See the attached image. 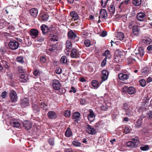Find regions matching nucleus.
<instances>
[{
	"label": "nucleus",
	"mask_w": 152,
	"mask_h": 152,
	"mask_svg": "<svg viewBox=\"0 0 152 152\" xmlns=\"http://www.w3.org/2000/svg\"><path fill=\"white\" fill-rule=\"evenodd\" d=\"M138 137H135L132 139V141H129L126 144L127 146L129 148H132L137 147L140 144Z\"/></svg>",
	"instance_id": "1"
},
{
	"label": "nucleus",
	"mask_w": 152,
	"mask_h": 152,
	"mask_svg": "<svg viewBox=\"0 0 152 152\" xmlns=\"http://www.w3.org/2000/svg\"><path fill=\"white\" fill-rule=\"evenodd\" d=\"M53 26H50L49 27H48L47 26L43 24L40 26L41 30L42 31V33L43 34L46 35V34L48 33V35L50 34V32L52 31V33H53L55 32L54 30L52 29L53 28Z\"/></svg>",
	"instance_id": "2"
},
{
	"label": "nucleus",
	"mask_w": 152,
	"mask_h": 152,
	"mask_svg": "<svg viewBox=\"0 0 152 152\" xmlns=\"http://www.w3.org/2000/svg\"><path fill=\"white\" fill-rule=\"evenodd\" d=\"M19 45V43L16 40L12 39L9 42L8 46L10 49L15 50L18 48Z\"/></svg>",
	"instance_id": "3"
},
{
	"label": "nucleus",
	"mask_w": 152,
	"mask_h": 152,
	"mask_svg": "<svg viewBox=\"0 0 152 152\" xmlns=\"http://www.w3.org/2000/svg\"><path fill=\"white\" fill-rule=\"evenodd\" d=\"M122 90L124 93H128L130 94H134L136 91L134 88L132 86H130L128 87L127 86H125L123 88Z\"/></svg>",
	"instance_id": "4"
},
{
	"label": "nucleus",
	"mask_w": 152,
	"mask_h": 152,
	"mask_svg": "<svg viewBox=\"0 0 152 152\" xmlns=\"http://www.w3.org/2000/svg\"><path fill=\"white\" fill-rule=\"evenodd\" d=\"M67 36L69 39L73 40L76 42L78 41L79 40V37L77 36L76 34L72 30L69 31L68 32Z\"/></svg>",
	"instance_id": "5"
},
{
	"label": "nucleus",
	"mask_w": 152,
	"mask_h": 152,
	"mask_svg": "<svg viewBox=\"0 0 152 152\" xmlns=\"http://www.w3.org/2000/svg\"><path fill=\"white\" fill-rule=\"evenodd\" d=\"M52 86L54 90H58L60 89L61 85L59 80L54 79L53 80Z\"/></svg>",
	"instance_id": "6"
},
{
	"label": "nucleus",
	"mask_w": 152,
	"mask_h": 152,
	"mask_svg": "<svg viewBox=\"0 0 152 152\" xmlns=\"http://www.w3.org/2000/svg\"><path fill=\"white\" fill-rule=\"evenodd\" d=\"M137 51L138 52H137L136 50H135L134 53V54L135 56L137 58H139V56L140 57L144 55V50L143 48L142 47H139L137 49Z\"/></svg>",
	"instance_id": "7"
},
{
	"label": "nucleus",
	"mask_w": 152,
	"mask_h": 152,
	"mask_svg": "<svg viewBox=\"0 0 152 152\" xmlns=\"http://www.w3.org/2000/svg\"><path fill=\"white\" fill-rule=\"evenodd\" d=\"M136 18L140 21H145L146 20V15L144 12H140L137 13Z\"/></svg>",
	"instance_id": "8"
},
{
	"label": "nucleus",
	"mask_w": 152,
	"mask_h": 152,
	"mask_svg": "<svg viewBox=\"0 0 152 152\" xmlns=\"http://www.w3.org/2000/svg\"><path fill=\"white\" fill-rule=\"evenodd\" d=\"M10 96L12 102H15L17 101L18 97L15 91L12 90L10 92Z\"/></svg>",
	"instance_id": "9"
},
{
	"label": "nucleus",
	"mask_w": 152,
	"mask_h": 152,
	"mask_svg": "<svg viewBox=\"0 0 152 152\" xmlns=\"http://www.w3.org/2000/svg\"><path fill=\"white\" fill-rule=\"evenodd\" d=\"M29 76L26 74H21L20 76L19 81L21 83H26L29 80Z\"/></svg>",
	"instance_id": "10"
},
{
	"label": "nucleus",
	"mask_w": 152,
	"mask_h": 152,
	"mask_svg": "<svg viewBox=\"0 0 152 152\" xmlns=\"http://www.w3.org/2000/svg\"><path fill=\"white\" fill-rule=\"evenodd\" d=\"M29 33L33 39H35L38 36L39 31L36 29L32 28L30 30Z\"/></svg>",
	"instance_id": "11"
},
{
	"label": "nucleus",
	"mask_w": 152,
	"mask_h": 152,
	"mask_svg": "<svg viewBox=\"0 0 152 152\" xmlns=\"http://www.w3.org/2000/svg\"><path fill=\"white\" fill-rule=\"evenodd\" d=\"M29 100L27 98H24L21 99L20 105L22 107H26L29 105Z\"/></svg>",
	"instance_id": "12"
},
{
	"label": "nucleus",
	"mask_w": 152,
	"mask_h": 152,
	"mask_svg": "<svg viewBox=\"0 0 152 152\" xmlns=\"http://www.w3.org/2000/svg\"><path fill=\"white\" fill-rule=\"evenodd\" d=\"M80 113L77 112H75L73 114L72 116V119H74V122L75 123H77L79 121H80L79 119L80 118Z\"/></svg>",
	"instance_id": "13"
},
{
	"label": "nucleus",
	"mask_w": 152,
	"mask_h": 152,
	"mask_svg": "<svg viewBox=\"0 0 152 152\" xmlns=\"http://www.w3.org/2000/svg\"><path fill=\"white\" fill-rule=\"evenodd\" d=\"M48 38L51 42H57L58 40V36L56 35L50 33L49 34Z\"/></svg>",
	"instance_id": "14"
},
{
	"label": "nucleus",
	"mask_w": 152,
	"mask_h": 152,
	"mask_svg": "<svg viewBox=\"0 0 152 152\" xmlns=\"http://www.w3.org/2000/svg\"><path fill=\"white\" fill-rule=\"evenodd\" d=\"M48 51L50 52L51 53H56L57 51H58L57 45L56 44H52L51 45L48 50L46 51L47 53H49Z\"/></svg>",
	"instance_id": "15"
},
{
	"label": "nucleus",
	"mask_w": 152,
	"mask_h": 152,
	"mask_svg": "<svg viewBox=\"0 0 152 152\" xmlns=\"http://www.w3.org/2000/svg\"><path fill=\"white\" fill-rule=\"evenodd\" d=\"M86 129L88 133L90 134H94L96 133V130L89 125L88 124L85 126Z\"/></svg>",
	"instance_id": "16"
},
{
	"label": "nucleus",
	"mask_w": 152,
	"mask_h": 152,
	"mask_svg": "<svg viewBox=\"0 0 152 152\" xmlns=\"http://www.w3.org/2000/svg\"><path fill=\"white\" fill-rule=\"evenodd\" d=\"M66 48L64 51L66 53H68L71 50L72 48V45L71 42L69 40H67L66 43Z\"/></svg>",
	"instance_id": "17"
},
{
	"label": "nucleus",
	"mask_w": 152,
	"mask_h": 152,
	"mask_svg": "<svg viewBox=\"0 0 152 152\" xmlns=\"http://www.w3.org/2000/svg\"><path fill=\"white\" fill-rule=\"evenodd\" d=\"M80 54L79 51L76 49H73L71 53V56L72 58H77L79 57Z\"/></svg>",
	"instance_id": "18"
},
{
	"label": "nucleus",
	"mask_w": 152,
	"mask_h": 152,
	"mask_svg": "<svg viewBox=\"0 0 152 152\" xmlns=\"http://www.w3.org/2000/svg\"><path fill=\"white\" fill-rule=\"evenodd\" d=\"M102 76L101 78L102 81H104L107 78L109 73V72L106 69H103L102 71Z\"/></svg>",
	"instance_id": "19"
},
{
	"label": "nucleus",
	"mask_w": 152,
	"mask_h": 152,
	"mask_svg": "<svg viewBox=\"0 0 152 152\" xmlns=\"http://www.w3.org/2000/svg\"><path fill=\"white\" fill-rule=\"evenodd\" d=\"M141 42L143 45H147L151 43V39L149 37H145L142 39Z\"/></svg>",
	"instance_id": "20"
},
{
	"label": "nucleus",
	"mask_w": 152,
	"mask_h": 152,
	"mask_svg": "<svg viewBox=\"0 0 152 152\" xmlns=\"http://www.w3.org/2000/svg\"><path fill=\"white\" fill-rule=\"evenodd\" d=\"M48 118L52 119H54L57 118V115L54 111H49L48 113Z\"/></svg>",
	"instance_id": "21"
},
{
	"label": "nucleus",
	"mask_w": 152,
	"mask_h": 152,
	"mask_svg": "<svg viewBox=\"0 0 152 152\" xmlns=\"http://www.w3.org/2000/svg\"><path fill=\"white\" fill-rule=\"evenodd\" d=\"M89 113L88 115V118L90 121H92L95 117V115L92 109L89 110Z\"/></svg>",
	"instance_id": "22"
},
{
	"label": "nucleus",
	"mask_w": 152,
	"mask_h": 152,
	"mask_svg": "<svg viewBox=\"0 0 152 152\" xmlns=\"http://www.w3.org/2000/svg\"><path fill=\"white\" fill-rule=\"evenodd\" d=\"M10 124L14 127L18 128L20 126V124L17 120H11L10 122Z\"/></svg>",
	"instance_id": "23"
},
{
	"label": "nucleus",
	"mask_w": 152,
	"mask_h": 152,
	"mask_svg": "<svg viewBox=\"0 0 152 152\" xmlns=\"http://www.w3.org/2000/svg\"><path fill=\"white\" fill-rule=\"evenodd\" d=\"M118 77L120 80L124 81L128 79L129 77V75L127 74L121 73L118 74Z\"/></svg>",
	"instance_id": "24"
},
{
	"label": "nucleus",
	"mask_w": 152,
	"mask_h": 152,
	"mask_svg": "<svg viewBox=\"0 0 152 152\" xmlns=\"http://www.w3.org/2000/svg\"><path fill=\"white\" fill-rule=\"evenodd\" d=\"M32 110L35 113H39L40 110V106L36 104H33L32 105Z\"/></svg>",
	"instance_id": "25"
},
{
	"label": "nucleus",
	"mask_w": 152,
	"mask_h": 152,
	"mask_svg": "<svg viewBox=\"0 0 152 152\" xmlns=\"http://www.w3.org/2000/svg\"><path fill=\"white\" fill-rule=\"evenodd\" d=\"M70 15L74 21L78 20L79 18L78 14L75 11L71 12Z\"/></svg>",
	"instance_id": "26"
},
{
	"label": "nucleus",
	"mask_w": 152,
	"mask_h": 152,
	"mask_svg": "<svg viewBox=\"0 0 152 152\" xmlns=\"http://www.w3.org/2000/svg\"><path fill=\"white\" fill-rule=\"evenodd\" d=\"M100 15L102 18L106 19L107 18V11L105 9H102L100 10Z\"/></svg>",
	"instance_id": "27"
},
{
	"label": "nucleus",
	"mask_w": 152,
	"mask_h": 152,
	"mask_svg": "<svg viewBox=\"0 0 152 152\" xmlns=\"http://www.w3.org/2000/svg\"><path fill=\"white\" fill-rule=\"evenodd\" d=\"M30 15L33 17H35L38 14V10L37 9L35 8H32L29 10Z\"/></svg>",
	"instance_id": "28"
},
{
	"label": "nucleus",
	"mask_w": 152,
	"mask_h": 152,
	"mask_svg": "<svg viewBox=\"0 0 152 152\" xmlns=\"http://www.w3.org/2000/svg\"><path fill=\"white\" fill-rule=\"evenodd\" d=\"M40 17L42 21L44 22L47 21L49 19V16L46 13L41 14L40 15Z\"/></svg>",
	"instance_id": "29"
},
{
	"label": "nucleus",
	"mask_w": 152,
	"mask_h": 152,
	"mask_svg": "<svg viewBox=\"0 0 152 152\" xmlns=\"http://www.w3.org/2000/svg\"><path fill=\"white\" fill-rule=\"evenodd\" d=\"M130 3V1L129 0H126L121 2L119 6V8L121 9H122L126 7V6L129 4Z\"/></svg>",
	"instance_id": "30"
},
{
	"label": "nucleus",
	"mask_w": 152,
	"mask_h": 152,
	"mask_svg": "<svg viewBox=\"0 0 152 152\" xmlns=\"http://www.w3.org/2000/svg\"><path fill=\"white\" fill-rule=\"evenodd\" d=\"M136 56L134 54H132L130 56L128 59V64H131L133 63L135 61V57Z\"/></svg>",
	"instance_id": "31"
},
{
	"label": "nucleus",
	"mask_w": 152,
	"mask_h": 152,
	"mask_svg": "<svg viewBox=\"0 0 152 152\" xmlns=\"http://www.w3.org/2000/svg\"><path fill=\"white\" fill-rule=\"evenodd\" d=\"M142 118H140L138 119L135 124V127L137 128H140L142 124Z\"/></svg>",
	"instance_id": "32"
},
{
	"label": "nucleus",
	"mask_w": 152,
	"mask_h": 152,
	"mask_svg": "<svg viewBox=\"0 0 152 152\" xmlns=\"http://www.w3.org/2000/svg\"><path fill=\"white\" fill-rule=\"evenodd\" d=\"M116 37L118 40H122L124 39V36L123 33L119 32L117 33Z\"/></svg>",
	"instance_id": "33"
},
{
	"label": "nucleus",
	"mask_w": 152,
	"mask_h": 152,
	"mask_svg": "<svg viewBox=\"0 0 152 152\" xmlns=\"http://www.w3.org/2000/svg\"><path fill=\"white\" fill-rule=\"evenodd\" d=\"M108 11L111 15H113L115 12V9L114 6L113 5H110L108 7Z\"/></svg>",
	"instance_id": "34"
},
{
	"label": "nucleus",
	"mask_w": 152,
	"mask_h": 152,
	"mask_svg": "<svg viewBox=\"0 0 152 152\" xmlns=\"http://www.w3.org/2000/svg\"><path fill=\"white\" fill-rule=\"evenodd\" d=\"M65 136L67 137H69L71 136L72 134V132L71 129L70 128L68 127L65 132Z\"/></svg>",
	"instance_id": "35"
},
{
	"label": "nucleus",
	"mask_w": 152,
	"mask_h": 152,
	"mask_svg": "<svg viewBox=\"0 0 152 152\" xmlns=\"http://www.w3.org/2000/svg\"><path fill=\"white\" fill-rule=\"evenodd\" d=\"M142 3L141 0H133L132 3L135 6H139Z\"/></svg>",
	"instance_id": "36"
},
{
	"label": "nucleus",
	"mask_w": 152,
	"mask_h": 152,
	"mask_svg": "<svg viewBox=\"0 0 152 152\" xmlns=\"http://www.w3.org/2000/svg\"><path fill=\"white\" fill-rule=\"evenodd\" d=\"M47 60L46 56H40L39 58V61L42 63L45 64L46 63Z\"/></svg>",
	"instance_id": "37"
},
{
	"label": "nucleus",
	"mask_w": 152,
	"mask_h": 152,
	"mask_svg": "<svg viewBox=\"0 0 152 152\" xmlns=\"http://www.w3.org/2000/svg\"><path fill=\"white\" fill-rule=\"evenodd\" d=\"M104 138L102 137H99L97 143L98 145H102L104 143Z\"/></svg>",
	"instance_id": "38"
},
{
	"label": "nucleus",
	"mask_w": 152,
	"mask_h": 152,
	"mask_svg": "<svg viewBox=\"0 0 152 152\" xmlns=\"http://www.w3.org/2000/svg\"><path fill=\"white\" fill-rule=\"evenodd\" d=\"M39 105L41 106V108L43 110L45 111L47 110V105L44 102H41Z\"/></svg>",
	"instance_id": "39"
},
{
	"label": "nucleus",
	"mask_w": 152,
	"mask_h": 152,
	"mask_svg": "<svg viewBox=\"0 0 152 152\" xmlns=\"http://www.w3.org/2000/svg\"><path fill=\"white\" fill-rule=\"evenodd\" d=\"M33 73L34 75L37 76L40 75V74H42V71H40V69H36L34 71Z\"/></svg>",
	"instance_id": "40"
},
{
	"label": "nucleus",
	"mask_w": 152,
	"mask_h": 152,
	"mask_svg": "<svg viewBox=\"0 0 152 152\" xmlns=\"http://www.w3.org/2000/svg\"><path fill=\"white\" fill-rule=\"evenodd\" d=\"M133 32L135 35H138L139 33V31L137 29V26L134 25L133 27Z\"/></svg>",
	"instance_id": "41"
},
{
	"label": "nucleus",
	"mask_w": 152,
	"mask_h": 152,
	"mask_svg": "<svg viewBox=\"0 0 152 152\" xmlns=\"http://www.w3.org/2000/svg\"><path fill=\"white\" fill-rule=\"evenodd\" d=\"M94 88H97L99 86L98 82L96 80H93L91 82Z\"/></svg>",
	"instance_id": "42"
},
{
	"label": "nucleus",
	"mask_w": 152,
	"mask_h": 152,
	"mask_svg": "<svg viewBox=\"0 0 152 152\" xmlns=\"http://www.w3.org/2000/svg\"><path fill=\"white\" fill-rule=\"evenodd\" d=\"M64 115L66 117L69 118L71 115V111L69 110L64 111Z\"/></svg>",
	"instance_id": "43"
},
{
	"label": "nucleus",
	"mask_w": 152,
	"mask_h": 152,
	"mask_svg": "<svg viewBox=\"0 0 152 152\" xmlns=\"http://www.w3.org/2000/svg\"><path fill=\"white\" fill-rule=\"evenodd\" d=\"M67 59L66 56H62L61 59L60 61L63 64H66L67 62Z\"/></svg>",
	"instance_id": "44"
},
{
	"label": "nucleus",
	"mask_w": 152,
	"mask_h": 152,
	"mask_svg": "<svg viewBox=\"0 0 152 152\" xmlns=\"http://www.w3.org/2000/svg\"><path fill=\"white\" fill-rule=\"evenodd\" d=\"M124 132L125 134L129 133L130 130L132 129H131L130 127L129 126H125L124 129Z\"/></svg>",
	"instance_id": "45"
},
{
	"label": "nucleus",
	"mask_w": 152,
	"mask_h": 152,
	"mask_svg": "<svg viewBox=\"0 0 152 152\" xmlns=\"http://www.w3.org/2000/svg\"><path fill=\"white\" fill-rule=\"evenodd\" d=\"M139 83L140 85L142 87H144L146 85V82L144 79H140L139 81Z\"/></svg>",
	"instance_id": "46"
},
{
	"label": "nucleus",
	"mask_w": 152,
	"mask_h": 152,
	"mask_svg": "<svg viewBox=\"0 0 152 152\" xmlns=\"http://www.w3.org/2000/svg\"><path fill=\"white\" fill-rule=\"evenodd\" d=\"M72 145L75 147H80L81 145V143L76 141V140H74L72 142Z\"/></svg>",
	"instance_id": "47"
},
{
	"label": "nucleus",
	"mask_w": 152,
	"mask_h": 152,
	"mask_svg": "<svg viewBox=\"0 0 152 152\" xmlns=\"http://www.w3.org/2000/svg\"><path fill=\"white\" fill-rule=\"evenodd\" d=\"M3 64V67L7 69H10V67L8 64V63L6 61H4L2 62Z\"/></svg>",
	"instance_id": "48"
},
{
	"label": "nucleus",
	"mask_w": 152,
	"mask_h": 152,
	"mask_svg": "<svg viewBox=\"0 0 152 152\" xmlns=\"http://www.w3.org/2000/svg\"><path fill=\"white\" fill-rule=\"evenodd\" d=\"M149 147L148 145H145L143 146H141L140 147V149L143 151H146L149 149Z\"/></svg>",
	"instance_id": "49"
},
{
	"label": "nucleus",
	"mask_w": 152,
	"mask_h": 152,
	"mask_svg": "<svg viewBox=\"0 0 152 152\" xmlns=\"http://www.w3.org/2000/svg\"><path fill=\"white\" fill-rule=\"evenodd\" d=\"M108 0H101V4L103 8H105Z\"/></svg>",
	"instance_id": "50"
},
{
	"label": "nucleus",
	"mask_w": 152,
	"mask_h": 152,
	"mask_svg": "<svg viewBox=\"0 0 152 152\" xmlns=\"http://www.w3.org/2000/svg\"><path fill=\"white\" fill-rule=\"evenodd\" d=\"M102 56H105L107 57V59L108 57H109V56L110 55V52L109 50H107L105 51L104 53H102Z\"/></svg>",
	"instance_id": "51"
},
{
	"label": "nucleus",
	"mask_w": 152,
	"mask_h": 152,
	"mask_svg": "<svg viewBox=\"0 0 152 152\" xmlns=\"http://www.w3.org/2000/svg\"><path fill=\"white\" fill-rule=\"evenodd\" d=\"M16 59L17 61L18 62L21 64H23L24 62V61L23 60V57H18Z\"/></svg>",
	"instance_id": "52"
},
{
	"label": "nucleus",
	"mask_w": 152,
	"mask_h": 152,
	"mask_svg": "<svg viewBox=\"0 0 152 152\" xmlns=\"http://www.w3.org/2000/svg\"><path fill=\"white\" fill-rule=\"evenodd\" d=\"M107 57H105L102 62L101 64L102 67H103L105 66L107 62Z\"/></svg>",
	"instance_id": "53"
},
{
	"label": "nucleus",
	"mask_w": 152,
	"mask_h": 152,
	"mask_svg": "<svg viewBox=\"0 0 152 152\" xmlns=\"http://www.w3.org/2000/svg\"><path fill=\"white\" fill-rule=\"evenodd\" d=\"M123 109L126 110V111H129V108L128 106L127 103H124L123 105Z\"/></svg>",
	"instance_id": "54"
},
{
	"label": "nucleus",
	"mask_w": 152,
	"mask_h": 152,
	"mask_svg": "<svg viewBox=\"0 0 152 152\" xmlns=\"http://www.w3.org/2000/svg\"><path fill=\"white\" fill-rule=\"evenodd\" d=\"M62 69L61 68L59 67H57L56 69V73L58 74L59 75L61 73Z\"/></svg>",
	"instance_id": "55"
},
{
	"label": "nucleus",
	"mask_w": 152,
	"mask_h": 152,
	"mask_svg": "<svg viewBox=\"0 0 152 152\" xmlns=\"http://www.w3.org/2000/svg\"><path fill=\"white\" fill-rule=\"evenodd\" d=\"M18 71L19 73H23L25 70L23 69V68L22 66H19L18 67Z\"/></svg>",
	"instance_id": "56"
},
{
	"label": "nucleus",
	"mask_w": 152,
	"mask_h": 152,
	"mask_svg": "<svg viewBox=\"0 0 152 152\" xmlns=\"http://www.w3.org/2000/svg\"><path fill=\"white\" fill-rule=\"evenodd\" d=\"M7 92L6 91L2 92L1 95V96L3 99H5L7 96Z\"/></svg>",
	"instance_id": "57"
},
{
	"label": "nucleus",
	"mask_w": 152,
	"mask_h": 152,
	"mask_svg": "<svg viewBox=\"0 0 152 152\" xmlns=\"http://www.w3.org/2000/svg\"><path fill=\"white\" fill-rule=\"evenodd\" d=\"M148 72V69L147 67H144V68L142 69L141 71V72L142 73H143L145 74L147 73Z\"/></svg>",
	"instance_id": "58"
},
{
	"label": "nucleus",
	"mask_w": 152,
	"mask_h": 152,
	"mask_svg": "<svg viewBox=\"0 0 152 152\" xmlns=\"http://www.w3.org/2000/svg\"><path fill=\"white\" fill-rule=\"evenodd\" d=\"M147 118L149 119H152V111H150L148 112L147 115Z\"/></svg>",
	"instance_id": "59"
},
{
	"label": "nucleus",
	"mask_w": 152,
	"mask_h": 152,
	"mask_svg": "<svg viewBox=\"0 0 152 152\" xmlns=\"http://www.w3.org/2000/svg\"><path fill=\"white\" fill-rule=\"evenodd\" d=\"M84 44L87 47H89L90 45L91 42L89 40H86L84 41Z\"/></svg>",
	"instance_id": "60"
},
{
	"label": "nucleus",
	"mask_w": 152,
	"mask_h": 152,
	"mask_svg": "<svg viewBox=\"0 0 152 152\" xmlns=\"http://www.w3.org/2000/svg\"><path fill=\"white\" fill-rule=\"evenodd\" d=\"M7 76L10 79H13V74L11 72H8L7 73Z\"/></svg>",
	"instance_id": "61"
},
{
	"label": "nucleus",
	"mask_w": 152,
	"mask_h": 152,
	"mask_svg": "<svg viewBox=\"0 0 152 152\" xmlns=\"http://www.w3.org/2000/svg\"><path fill=\"white\" fill-rule=\"evenodd\" d=\"M38 41L41 42L44 41L45 38L42 36H39L37 38Z\"/></svg>",
	"instance_id": "62"
},
{
	"label": "nucleus",
	"mask_w": 152,
	"mask_h": 152,
	"mask_svg": "<svg viewBox=\"0 0 152 152\" xmlns=\"http://www.w3.org/2000/svg\"><path fill=\"white\" fill-rule=\"evenodd\" d=\"M136 15L135 9L134 8H132V10L131 12V15L132 17Z\"/></svg>",
	"instance_id": "63"
},
{
	"label": "nucleus",
	"mask_w": 152,
	"mask_h": 152,
	"mask_svg": "<svg viewBox=\"0 0 152 152\" xmlns=\"http://www.w3.org/2000/svg\"><path fill=\"white\" fill-rule=\"evenodd\" d=\"M49 144L51 145H54V140L53 139L50 138L48 141Z\"/></svg>",
	"instance_id": "64"
}]
</instances>
